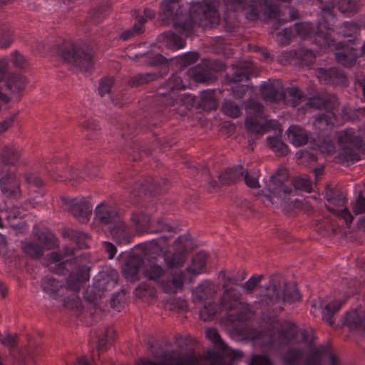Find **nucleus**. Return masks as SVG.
Returning a JSON list of instances; mask_svg holds the SVG:
<instances>
[{"label": "nucleus", "instance_id": "393cba45", "mask_svg": "<svg viewBox=\"0 0 365 365\" xmlns=\"http://www.w3.org/2000/svg\"><path fill=\"white\" fill-rule=\"evenodd\" d=\"M1 191L9 197L19 198L21 196L20 185L13 171H9L0 180Z\"/></svg>", "mask_w": 365, "mask_h": 365}, {"label": "nucleus", "instance_id": "a19ab883", "mask_svg": "<svg viewBox=\"0 0 365 365\" xmlns=\"http://www.w3.org/2000/svg\"><path fill=\"white\" fill-rule=\"evenodd\" d=\"M365 314L363 312L352 311L345 317V324L352 329H362L365 331Z\"/></svg>", "mask_w": 365, "mask_h": 365}, {"label": "nucleus", "instance_id": "473e14b6", "mask_svg": "<svg viewBox=\"0 0 365 365\" xmlns=\"http://www.w3.org/2000/svg\"><path fill=\"white\" fill-rule=\"evenodd\" d=\"M220 91L216 90H206L201 92L199 106L205 110H215L217 108V98Z\"/></svg>", "mask_w": 365, "mask_h": 365}, {"label": "nucleus", "instance_id": "72a5a7b5", "mask_svg": "<svg viewBox=\"0 0 365 365\" xmlns=\"http://www.w3.org/2000/svg\"><path fill=\"white\" fill-rule=\"evenodd\" d=\"M168 184V181L165 179H162L160 181L155 182L152 178H148L140 183L141 190L139 192V194L140 192H143L145 195L150 194L151 195L160 194L164 191L163 187Z\"/></svg>", "mask_w": 365, "mask_h": 365}, {"label": "nucleus", "instance_id": "774afa93", "mask_svg": "<svg viewBox=\"0 0 365 365\" xmlns=\"http://www.w3.org/2000/svg\"><path fill=\"white\" fill-rule=\"evenodd\" d=\"M288 93L289 96L292 98V106L294 107L298 106L303 101L304 96L302 94L300 90L297 88H289Z\"/></svg>", "mask_w": 365, "mask_h": 365}, {"label": "nucleus", "instance_id": "f8f14e48", "mask_svg": "<svg viewBox=\"0 0 365 365\" xmlns=\"http://www.w3.org/2000/svg\"><path fill=\"white\" fill-rule=\"evenodd\" d=\"M255 69V66L250 61H240L233 65L232 76L230 77L227 76V78L235 98H242L247 92L248 86L241 83L247 81L250 77L254 74Z\"/></svg>", "mask_w": 365, "mask_h": 365}, {"label": "nucleus", "instance_id": "6e6d98bb", "mask_svg": "<svg viewBox=\"0 0 365 365\" xmlns=\"http://www.w3.org/2000/svg\"><path fill=\"white\" fill-rule=\"evenodd\" d=\"M326 207L329 211L337 215L339 217L344 219L347 226L351 224L354 217L347 208L344 207L339 210L330 205H326Z\"/></svg>", "mask_w": 365, "mask_h": 365}, {"label": "nucleus", "instance_id": "a878e982", "mask_svg": "<svg viewBox=\"0 0 365 365\" xmlns=\"http://www.w3.org/2000/svg\"><path fill=\"white\" fill-rule=\"evenodd\" d=\"M241 301L242 295L237 289H227L220 297V307L225 311H232L238 308Z\"/></svg>", "mask_w": 365, "mask_h": 365}, {"label": "nucleus", "instance_id": "2eb2a0df", "mask_svg": "<svg viewBox=\"0 0 365 365\" xmlns=\"http://www.w3.org/2000/svg\"><path fill=\"white\" fill-rule=\"evenodd\" d=\"M272 292L274 294L273 296H268L269 304H276L281 299L287 303H293L300 299L295 283L287 282L279 275L272 277Z\"/></svg>", "mask_w": 365, "mask_h": 365}, {"label": "nucleus", "instance_id": "ddd939ff", "mask_svg": "<svg viewBox=\"0 0 365 365\" xmlns=\"http://www.w3.org/2000/svg\"><path fill=\"white\" fill-rule=\"evenodd\" d=\"M137 59L143 58L145 62L150 66L161 65V71L156 73H138L132 77L129 80V85L132 87L140 86L145 83L156 80L159 77H163L168 72V66L167 65V59L161 54L152 53H138L135 55Z\"/></svg>", "mask_w": 365, "mask_h": 365}, {"label": "nucleus", "instance_id": "9d476101", "mask_svg": "<svg viewBox=\"0 0 365 365\" xmlns=\"http://www.w3.org/2000/svg\"><path fill=\"white\" fill-rule=\"evenodd\" d=\"M55 51L63 61L76 66L81 71H89L93 67V50L85 42L64 41Z\"/></svg>", "mask_w": 365, "mask_h": 365}, {"label": "nucleus", "instance_id": "c756f323", "mask_svg": "<svg viewBox=\"0 0 365 365\" xmlns=\"http://www.w3.org/2000/svg\"><path fill=\"white\" fill-rule=\"evenodd\" d=\"M143 263V260L140 256L135 255L128 256L125 264L123 266L124 277L130 280L136 279Z\"/></svg>", "mask_w": 365, "mask_h": 365}, {"label": "nucleus", "instance_id": "412c9836", "mask_svg": "<svg viewBox=\"0 0 365 365\" xmlns=\"http://www.w3.org/2000/svg\"><path fill=\"white\" fill-rule=\"evenodd\" d=\"M344 303V301L335 300L333 302L324 304V301L319 298L317 300L312 302V306L314 309H322V315L323 320L329 325L333 326L335 322L334 316L340 309Z\"/></svg>", "mask_w": 365, "mask_h": 365}, {"label": "nucleus", "instance_id": "3c124183", "mask_svg": "<svg viewBox=\"0 0 365 365\" xmlns=\"http://www.w3.org/2000/svg\"><path fill=\"white\" fill-rule=\"evenodd\" d=\"M361 27L354 21H345L341 27L340 32L344 37H351L355 42V38L360 32Z\"/></svg>", "mask_w": 365, "mask_h": 365}, {"label": "nucleus", "instance_id": "c03bdc74", "mask_svg": "<svg viewBox=\"0 0 365 365\" xmlns=\"http://www.w3.org/2000/svg\"><path fill=\"white\" fill-rule=\"evenodd\" d=\"M267 141L276 155L282 157L287 154L289 151L288 146L279 137L269 136L267 138Z\"/></svg>", "mask_w": 365, "mask_h": 365}, {"label": "nucleus", "instance_id": "f03ea898", "mask_svg": "<svg viewBox=\"0 0 365 365\" xmlns=\"http://www.w3.org/2000/svg\"><path fill=\"white\" fill-rule=\"evenodd\" d=\"M320 4L322 16L317 26L310 22L295 24L294 31L303 38H314L320 47L336 51L337 62L346 68H351L358 63L360 56L354 40L349 43L337 41L334 38V26L336 16L334 13L335 0H317Z\"/></svg>", "mask_w": 365, "mask_h": 365}, {"label": "nucleus", "instance_id": "a211bd4d", "mask_svg": "<svg viewBox=\"0 0 365 365\" xmlns=\"http://www.w3.org/2000/svg\"><path fill=\"white\" fill-rule=\"evenodd\" d=\"M72 215L81 222H87L92 213V206L85 198L63 199Z\"/></svg>", "mask_w": 365, "mask_h": 365}, {"label": "nucleus", "instance_id": "b1692460", "mask_svg": "<svg viewBox=\"0 0 365 365\" xmlns=\"http://www.w3.org/2000/svg\"><path fill=\"white\" fill-rule=\"evenodd\" d=\"M131 220L138 232H160L165 230H170L171 227L164 225L163 227L153 228L150 223V217L143 211H137L133 213Z\"/></svg>", "mask_w": 365, "mask_h": 365}, {"label": "nucleus", "instance_id": "ea45409f", "mask_svg": "<svg viewBox=\"0 0 365 365\" xmlns=\"http://www.w3.org/2000/svg\"><path fill=\"white\" fill-rule=\"evenodd\" d=\"M361 4V0H339L337 7L344 16L351 17L359 11Z\"/></svg>", "mask_w": 365, "mask_h": 365}, {"label": "nucleus", "instance_id": "69168bd1", "mask_svg": "<svg viewBox=\"0 0 365 365\" xmlns=\"http://www.w3.org/2000/svg\"><path fill=\"white\" fill-rule=\"evenodd\" d=\"M352 212L356 215L365 213V197L363 196L361 191L352 203Z\"/></svg>", "mask_w": 365, "mask_h": 365}, {"label": "nucleus", "instance_id": "37998d69", "mask_svg": "<svg viewBox=\"0 0 365 365\" xmlns=\"http://www.w3.org/2000/svg\"><path fill=\"white\" fill-rule=\"evenodd\" d=\"M165 274L163 267L155 262H150L145 265L143 269L144 276L150 280L157 281Z\"/></svg>", "mask_w": 365, "mask_h": 365}, {"label": "nucleus", "instance_id": "4c0bfd02", "mask_svg": "<svg viewBox=\"0 0 365 365\" xmlns=\"http://www.w3.org/2000/svg\"><path fill=\"white\" fill-rule=\"evenodd\" d=\"M188 76L197 82L208 83L212 81L213 74L207 68L197 65L188 69Z\"/></svg>", "mask_w": 365, "mask_h": 365}, {"label": "nucleus", "instance_id": "39448f33", "mask_svg": "<svg viewBox=\"0 0 365 365\" xmlns=\"http://www.w3.org/2000/svg\"><path fill=\"white\" fill-rule=\"evenodd\" d=\"M185 88V86L181 77L173 74L158 89L157 93L148 96L140 104L145 106V112L152 118L159 119L160 122L167 120V114L177 109L182 100L178 91Z\"/></svg>", "mask_w": 365, "mask_h": 365}, {"label": "nucleus", "instance_id": "dca6fc26", "mask_svg": "<svg viewBox=\"0 0 365 365\" xmlns=\"http://www.w3.org/2000/svg\"><path fill=\"white\" fill-rule=\"evenodd\" d=\"M190 245V238L187 235L180 236L175 242V252H166L164 259L169 268H178L184 265L186 253Z\"/></svg>", "mask_w": 365, "mask_h": 365}, {"label": "nucleus", "instance_id": "f3484780", "mask_svg": "<svg viewBox=\"0 0 365 365\" xmlns=\"http://www.w3.org/2000/svg\"><path fill=\"white\" fill-rule=\"evenodd\" d=\"M6 81L8 88L14 93L23 91L26 85V79L21 74H9L7 58L0 60V81Z\"/></svg>", "mask_w": 365, "mask_h": 365}, {"label": "nucleus", "instance_id": "e2e57ef3", "mask_svg": "<svg viewBox=\"0 0 365 365\" xmlns=\"http://www.w3.org/2000/svg\"><path fill=\"white\" fill-rule=\"evenodd\" d=\"M114 83V79L113 77H105L101 79L99 82L98 93L101 96H103L106 94H109L111 88Z\"/></svg>", "mask_w": 365, "mask_h": 365}, {"label": "nucleus", "instance_id": "bf43d9fd", "mask_svg": "<svg viewBox=\"0 0 365 365\" xmlns=\"http://www.w3.org/2000/svg\"><path fill=\"white\" fill-rule=\"evenodd\" d=\"M293 36L294 30L292 28H285L277 35V41L281 46H287Z\"/></svg>", "mask_w": 365, "mask_h": 365}, {"label": "nucleus", "instance_id": "7ed1b4c3", "mask_svg": "<svg viewBox=\"0 0 365 365\" xmlns=\"http://www.w3.org/2000/svg\"><path fill=\"white\" fill-rule=\"evenodd\" d=\"M227 11L224 16L225 27L228 32H232L239 26L237 12L243 13L249 21L260 19L264 21L277 20L280 24L291 21L298 17V11L288 8L286 12L288 17H284L279 7L272 0H262L258 3L255 0H224Z\"/></svg>", "mask_w": 365, "mask_h": 365}, {"label": "nucleus", "instance_id": "f257e3e1", "mask_svg": "<svg viewBox=\"0 0 365 365\" xmlns=\"http://www.w3.org/2000/svg\"><path fill=\"white\" fill-rule=\"evenodd\" d=\"M180 1L165 0L161 4V20L171 21L178 34L170 31L163 32L157 40L156 46L159 48H182L185 38L192 35L197 27L213 28L219 24V0H193L189 6L180 4Z\"/></svg>", "mask_w": 365, "mask_h": 365}, {"label": "nucleus", "instance_id": "20e7f679", "mask_svg": "<svg viewBox=\"0 0 365 365\" xmlns=\"http://www.w3.org/2000/svg\"><path fill=\"white\" fill-rule=\"evenodd\" d=\"M75 255V250L68 246L65 247L62 252H52L48 256V267L51 272L58 274H65L71 270L65 287L66 292L71 291L72 294L63 299V305L68 309H79L81 307V302L77 292L88 280L89 268L86 266L76 267V257L66 259Z\"/></svg>", "mask_w": 365, "mask_h": 365}, {"label": "nucleus", "instance_id": "13d9d810", "mask_svg": "<svg viewBox=\"0 0 365 365\" xmlns=\"http://www.w3.org/2000/svg\"><path fill=\"white\" fill-rule=\"evenodd\" d=\"M259 171H248L245 169V175L242 180H245L246 185L251 188H257L259 185L258 182Z\"/></svg>", "mask_w": 365, "mask_h": 365}, {"label": "nucleus", "instance_id": "338daca9", "mask_svg": "<svg viewBox=\"0 0 365 365\" xmlns=\"http://www.w3.org/2000/svg\"><path fill=\"white\" fill-rule=\"evenodd\" d=\"M262 275H254L248 281L242 285V287L247 294L252 293L259 284L262 279Z\"/></svg>", "mask_w": 365, "mask_h": 365}, {"label": "nucleus", "instance_id": "6ab92c4d", "mask_svg": "<svg viewBox=\"0 0 365 365\" xmlns=\"http://www.w3.org/2000/svg\"><path fill=\"white\" fill-rule=\"evenodd\" d=\"M140 365H201L195 355L175 356L173 353L165 354L160 363L144 361Z\"/></svg>", "mask_w": 365, "mask_h": 365}, {"label": "nucleus", "instance_id": "4468645a", "mask_svg": "<svg viewBox=\"0 0 365 365\" xmlns=\"http://www.w3.org/2000/svg\"><path fill=\"white\" fill-rule=\"evenodd\" d=\"M246 111L245 126L252 133L263 135L267 131L269 125L264 112L263 105L255 100H250L245 107Z\"/></svg>", "mask_w": 365, "mask_h": 365}, {"label": "nucleus", "instance_id": "f704fd0d", "mask_svg": "<svg viewBox=\"0 0 365 365\" xmlns=\"http://www.w3.org/2000/svg\"><path fill=\"white\" fill-rule=\"evenodd\" d=\"M324 197L327 202L336 207H343L346 198L344 192L336 187L327 185L325 190Z\"/></svg>", "mask_w": 365, "mask_h": 365}, {"label": "nucleus", "instance_id": "09e8293b", "mask_svg": "<svg viewBox=\"0 0 365 365\" xmlns=\"http://www.w3.org/2000/svg\"><path fill=\"white\" fill-rule=\"evenodd\" d=\"M207 258L205 252H200L197 253L192 258V265L187 268L188 272L194 274H199L200 270L205 266Z\"/></svg>", "mask_w": 365, "mask_h": 365}, {"label": "nucleus", "instance_id": "9b49d317", "mask_svg": "<svg viewBox=\"0 0 365 365\" xmlns=\"http://www.w3.org/2000/svg\"><path fill=\"white\" fill-rule=\"evenodd\" d=\"M116 128L120 130L122 140L128 148V152L133 150L139 153H144L145 155L151 154L152 151L163 143H168L165 140L162 141L161 138L158 137L156 133H152V141L147 142L145 138H137L135 129L125 124L123 120L116 122Z\"/></svg>", "mask_w": 365, "mask_h": 365}, {"label": "nucleus", "instance_id": "aec40b11", "mask_svg": "<svg viewBox=\"0 0 365 365\" xmlns=\"http://www.w3.org/2000/svg\"><path fill=\"white\" fill-rule=\"evenodd\" d=\"M317 76L324 84L346 86L347 82L345 73L336 68H320L317 71Z\"/></svg>", "mask_w": 365, "mask_h": 365}, {"label": "nucleus", "instance_id": "c9c22d12", "mask_svg": "<svg viewBox=\"0 0 365 365\" xmlns=\"http://www.w3.org/2000/svg\"><path fill=\"white\" fill-rule=\"evenodd\" d=\"M110 233L119 244L128 243L130 241L128 227L120 219L110 227Z\"/></svg>", "mask_w": 365, "mask_h": 365}, {"label": "nucleus", "instance_id": "58836bf2", "mask_svg": "<svg viewBox=\"0 0 365 365\" xmlns=\"http://www.w3.org/2000/svg\"><path fill=\"white\" fill-rule=\"evenodd\" d=\"M184 274L182 272L175 274L170 279L163 282L162 288L166 293H176L182 288Z\"/></svg>", "mask_w": 365, "mask_h": 365}, {"label": "nucleus", "instance_id": "5701e85b", "mask_svg": "<svg viewBox=\"0 0 365 365\" xmlns=\"http://www.w3.org/2000/svg\"><path fill=\"white\" fill-rule=\"evenodd\" d=\"M118 282V274L115 271H110L109 274H101L98 277V279L94 283L93 289H97L99 292L94 296L93 300H96L97 297H101V294L106 291H110L114 288ZM85 298L91 302L93 299H88L87 296Z\"/></svg>", "mask_w": 365, "mask_h": 365}, {"label": "nucleus", "instance_id": "e433bc0d", "mask_svg": "<svg viewBox=\"0 0 365 365\" xmlns=\"http://www.w3.org/2000/svg\"><path fill=\"white\" fill-rule=\"evenodd\" d=\"M133 16L135 18V23L133 26L129 29H127L123 31L120 34V38L123 41H128L136 36H138L144 32V24L145 23V20L144 17L139 14H137V11H135Z\"/></svg>", "mask_w": 365, "mask_h": 365}, {"label": "nucleus", "instance_id": "6e6552de", "mask_svg": "<svg viewBox=\"0 0 365 365\" xmlns=\"http://www.w3.org/2000/svg\"><path fill=\"white\" fill-rule=\"evenodd\" d=\"M349 118L352 121L362 122L364 128H347L338 133V141L341 147L339 160H361L359 154L365 155V108L351 111Z\"/></svg>", "mask_w": 365, "mask_h": 365}, {"label": "nucleus", "instance_id": "1a4fd4ad", "mask_svg": "<svg viewBox=\"0 0 365 365\" xmlns=\"http://www.w3.org/2000/svg\"><path fill=\"white\" fill-rule=\"evenodd\" d=\"M282 359L284 365H339L338 359L328 346L312 349L306 357L302 349L290 348Z\"/></svg>", "mask_w": 365, "mask_h": 365}, {"label": "nucleus", "instance_id": "423d86ee", "mask_svg": "<svg viewBox=\"0 0 365 365\" xmlns=\"http://www.w3.org/2000/svg\"><path fill=\"white\" fill-rule=\"evenodd\" d=\"M307 105L318 109H323L322 113L316 115L313 126L319 130L317 145L319 150L323 153L330 155L336 149V143L331 138L326 135L336 120L334 110L338 106V101L334 96H314L309 99Z\"/></svg>", "mask_w": 365, "mask_h": 365}, {"label": "nucleus", "instance_id": "49530a36", "mask_svg": "<svg viewBox=\"0 0 365 365\" xmlns=\"http://www.w3.org/2000/svg\"><path fill=\"white\" fill-rule=\"evenodd\" d=\"M14 41L13 32L6 24H0V48L9 47Z\"/></svg>", "mask_w": 365, "mask_h": 365}, {"label": "nucleus", "instance_id": "de8ad7c7", "mask_svg": "<svg viewBox=\"0 0 365 365\" xmlns=\"http://www.w3.org/2000/svg\"><path fill=\"white\" fill-rule=\"evenodd\" d=\"M297 334V327L290 322H286L282 327L279 337L282 343H288L294 339Z\"/></svg>", "mask_w": 365, "mask_h": 365}, {"label": "nucleus", "instance_id": "603ef678", "mask_svg": "<svg viewBox=\"0 0 365 365\" xmlns=\"http://www.w3.org/2000/svg\"><path fill=\"white\" fill-rule=\"evenodd\" d=\"M109 9L110 4L108 1L102 4L98 7L93 9L90 14L92 21L94 24L101 23L105 16L108 13Z\"/></svg>", "mask_w": 365, "mask_h": 365}, {"label": "nucleus", "instance_id": "0e129e2a", "mask_svg": "<svg viewBox=\"0 0 365 365\" xmlns=\"http://www.w3.org/2000/svg\"><path fill=\"white\" fill-rule=\"evenodd\" d=\"M38 242L42 244V247L50 249L56 244V239L53 234L50 232H41L38 236Z\"/></svg>", "mask_w": 365, "mask_h": 365}, {"label": "nucleus", "instance_id": "4be33fe9", "mask_svg": "<svg viewBox=\"0 0 365 365\" xmlns=\"http://www.w3.org/2000/svg\"><path fill=\"white\" fill-rule=\"evenodd\" d=\"M95 218L101 224L112 225L118 222L120 217L113 205L103 202L96 207Z\"/></svg>", "mask_w": 365, "mask_h": 365}, {"label": "nucleus", "instance_id": "2f4dec72", "mask_svg": "<svg viewBox=\"0 0 365 365\" xmlns=\"http://www.w3.org/2000/svg\"><path fill=\"white\" fill-rule=\"evenodd\" d=\"M41 287L46 293L53 299L63 297L66 289L61 282L48 277L42 279Z\"/></svg>", "mask_w": 365, "mask_h": 365}, {"label": "nucleus", "instance_id": "79ce46f5", "mask_svg": "<svg viewBox=\"0 0 365 365\" xmlns=\"http://www.w3.org/2000/svg\"><path fill=\"white\" fill-rule=\"evenodd\" d=\"M242 109L243 105L241 103L230 99H226L222 106L223 113L233 118L240 116Z\"/></svg>", "mask_w": 365, "mask_h": 365}, {"label": "nucleus", "instance_id": "864d4df0", "mask_svg": "<svg viewBox=\"0 0 365 365\" xmlns=\"http://www.w3.org/2000/svg\"><path fill=\"white\" fill-rule=\"evenodd\" d=\"M22 249L33 258H40L43 254V247L36 242L22 243Z\"/></svg>", "mask_w": 365, "mask_h": 365}, {"label": "nucleus", "instance_id": "4d7b16f0", "mask_svg": "<svg viewBox=\"0 0 365 365\" xmlns=\"http://www.w3.org/2000/svg\"><path fill=\"white\" fill-rule=\"evenodd\" d=\"M220 277L222 279V287L223 290L230 289H236L234 286L238 284V282L237 278L231 274H227L226 271L222 270L220 272Z\"/></svg>", "mask_w": 365, "mask_h": 365}, {"label": "nucleus", "instance_id": "680f3d73", "mask_svg": "<svg viewBox=\"0 0 365 365\" xmlns=\"http://www.w3.org/2000/svg\"><path fill=\"white\" fill-rule=\"evenodd\" d=\"M199 55L195 52H190L185 53L180 56L178 59V63L180 66L187 67L197 61Z\"/></svg>", "mask_w": 365, "mask_h": 365}, {"label": "nucleus", "instance_id": "a18cd8bd", "mask_svg": "<svg viewBox=\"0 0 365 365\" xmlns=\"http://www.w3.org/2000/svg\"><path fill=\"white\" fill-rule=\"evenodd\" d=\"M20 150L14 144L0 145V157L1 160H18Z\"/></svg>", "mask_w": 365, "mask_h": 365}, {"label": "nucleus", "instance_id": "c85d7f7f", "mask_svg": "<svg viewBox=\"0 0 365 365\" xmlns=\"http://www.w3.org/2000/svg\"><path fill=\"white\" fill-rule=\"evenodd\" d=\"M290 143L296 147L302 146L314 140L308 132L299 125H292L286 132Z\"/></svg>", "mask_w": 365, "mask_h": 365}, {"label": "nucleus", "instance_id": "7c9ffc66", "mask_svg": "<svg viewBox=\"0 0 365 365\" xmlns=\"http://www.w3.org/2000/svg\"><path fill=\"white\" fill-rule=\"evenodd\" d=\"M244 175L245 168L242 165H236L227 168L218 176V179L222 185H229L242 180Z\"/></svg>", "mask_w": 365, "mask_h": 365}, {"label": "nucleus", "instance_id": "5fc2aeb1", "mask_svg": "<svg viewBox=\"0 0 365 365\" xmlns=\"http://www.w3.org/2000/svg\"><path fill=\"white\" fill-rule=\"evenodd\" d=\"M217 312V305L216 304H205L200 311V318L206 322L213 319Z\"/></svg>", "mask_w": 365, "mask_h": 365}, {"label": "nucleus", "instance_id": "052dcab7", "mask_svg": "<svg viewBox=\"0 0 365 365\" xmlns=\"http://www.w3.org/2000/svg\"><path fill=\"white\" fill-rule=\"evenodd\" d=\"M125 292L124 290H121L118 293L113 294L110 299V306L113 309L120 311L125 300Z\"/></svg>", "mask_w": 365, "mask_h": 365}, {"label": "nucleus", "instance_id": "0eeeda50", "mask_svg": "<svg viewBox=\"0 0 365 365\" xmlns=\"http://www.w3.org/2000/svg\"><path fill=\"white\" fill-rule=\"evenodd\" d=\"M268 187L270 195L267 196H272L271 199L272 203L280 202L287 205L289 203V196H295L297 190L310 192L312 182L305 178H290L287 170L280 167L270 176Z\"/></svg>", "mask_w": 365, "mask_h": 365}, {"label": "nucleus", "instance_id": "bb28decb", "mask_svg": "<svg viewBox=\"0 0 365 365\" xmlns=\"http://www.w3.org/2000/svg\"><path fill=\"white\" fill-rule=\"evenodd\" d=\"M261 93L266 101L279 103L285 100V94L279 83L264 82L261 87Z\"/></svg>", "mask_w": 365, "mask_h": 365}, {"label": "nucleus", "instance_id": "cd10ccee", "mask_svg": "<svg viewBox=\"0 0 365 365\" xmlns=\"http://www.w3.org/2000/svg\"><path fill=\"white\" fill-rule=\"evenodd\" d=\"M216 293L215 285L209 281H205L193 290L192 300L195 303H202L214 297Z\"/></svg>", "mask_w": 365, "mask_h": 365}, {"label": "nucleus", "instance_id": "8fccbe9b", "mask_svg": "<svg viewBox=\"0 0 365 365\" xmlns=\"http://www.w3.org/2000/svg\"><path fill=\"white\" fill-rule=\"evenodd\" d=\"M63 235L75 241L81 249L87 247L88 237L85 233L78 230H68L64 232Z\"/></svg>", "mask_w": 365, "mask_h": 365}]
</instances>
